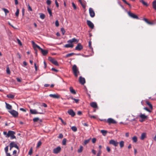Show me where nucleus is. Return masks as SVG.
Listing matches in <instances>:
<instances>
[{
  "label": "nucleus",
  "instance_id": "1",
  "mask_svg": "<svg viewBox=\"0 0 156 156\" xmlns=\"http://www.w3.org/2000/svg\"><path fill=\"white\" fill-rule=\"evenodd\" d=\"M15 134V132L13 131L9 130L8 131L7 133V136H6V137H10L11 139H13L16 138V137L14 135Z\"/></svg>",
  "mask_w": 156,
  "mask_h": 156
},
{
  "label": "nucleus",
  "instance_id": "2",
  "mask_svg": "<svg viewBox=\"0 0 156 156\" xmlns=\"http://www.w3.org/2000/svg\"><path fill=\"white\" fill-rule=\"evenodd\" d=\"M72 70L74 75L76 77H77L78 76V74L79 73V72L76 66L74 65L72 67Z\"/></svg>",
  "mask_w": 156,
  "mask_h": 156
},
{
  "label": "nucleus",
  "instance_id": "3",
  "mask_svg": "<svg viewBox=\"0 0 156 156\" xmlns=\"http://www.w3.org/2000/svg\"><path fill=\"white\" fill-rule=\"evenodd\" d=\"M32 44L33 45V47L35 51V53L36 54V55H37V48H38L39 50H41V48L38 45L36 44L34 41H32Z\"/></svg>",
  "mask_w": 156,
  "mask_h": 156
},
{
  "label": "nucleus",
  "instance_id": "4",
  "mask_svg": "<svg viewBox=\"0 0 156 156\" xmlns=\"http://www.w3.org/2000/svg\"><path fill=\"white\" fill-rule=\"evenodd\" d=\"M139 117H140L141 119V120H140L141 122H143L147 119V115H145L144 114H142L141 113L139 115L137 116L136 118H138Z\"/></svg>",
  "mask_w": 156,
  "mask_h": 156
},
{
  "label": "nucleus",
  "instance_id": "5",
  "mask_svg": "<svg viewBox=\"0 0 156 156\" xmlns=\"http://www.w3.org/2000/svg\"><path fill=\"white\" fill-rule=\"evenodd\" d=\"M48 60L52 63H53L56 66H58L59 65L57 61L54 58H52L51 57H49Z\"/></svg>",
  "mask_w": 156,
  "mask_h": 156
},
{
  "label": "nucleus",
  "instance_id": "6",
  "mask_svg": "<svg viewBox=\"0 0 156 156\" xmlns=\"http://www.w3.org/2000/svg\"><path fill=\"white\" fill-rule=\"evenodd\" d=\"M128 14L129 15V16L130 17H131L134 19H139V18L138 17V16L134 14V13L131 12H128Z\"/></svg>",
  "mask_w": 156,
  "mask_h": 156
},
{
  "label": "nucleus",
  "instance_id": "7",
  "mask_svg": "<svg viewBox=\"0 0 156 156\" xmlns=\"http://www.w3.org/2000/svg\"><path fill=\"white\" fill-rule=\"evenodd\" d=\"M9 112L14 117H16L18 116V112L14 110H11L9 111Z\"/></svg>",
  "mask_w": 156,
  "mask_h": 156
},
{
  "label": "nucleus",
  "instance_id": "8",
  "mask_svg": "<svg viewBox=\"0 0 156 156\" xmlns=\"http://www.w3.org/2000/svg\"><path fill=\"white\" fill-rule=\"evenodd\" d=\"M89 13L91 17H94L95 16V13L93 9L90 8L89 9Z\"/></svg>",
  "mask_w": 156,
  "mask_h": 156
},
{
  "label": "nucleus",
  "instance_id": "9",
  "mask_svg": "<svg viewBox=\"0 0 156 156\" xmlns=\"http://www.w3.org/2000/svg\"><path fill=\"white\" fill-rule=\"evenodd\" d=\"M109 143L116 147L118 146L119 143L114 140H111L109 141Z\"/></svg>",
  "mask_w": 156,
  "mask_h": 156
},
{
  "label": "nucleus",
  "instance_id": "10",
  "mask_svg": "<svg viewBox=\"0 0 156 156\" xmlns=\"http://www.w3.org/2000/svg\"><path fill=\"white\" fill-rule=\"evenodd\" d=\"M67 112L72 117H74L76 115L75 113L72 109L69 110L67 111Z\"/></svg>",
  "mask_w": 156,
  "mask_h": 156
},
{
  "label": "nucleus",
  "instance_id": "11",
  "mask_svg": "<svg viewBox=\"0 0 156 156\" xmlns=\"http://www.w3.org/2000/svg\"><path fill=\"white\" fill-rule=\"evenodd\" d=\"M30 112L32 114H42L43 113L42 112H38L35 109H30Z\"/></svg>",
  "mask_w": 156,
  "mask_h": 156
},
{
  "label": "nucleus",
  "instance_id": "12",
  "mask_svg": "<svg viewBox=\"0 0 156 156\" xmlns=\"http://www.w3.org/2000/svg\"><path fill=\"white\" fill-rule=\"evenodd\" d=\"M83 48V47L80 43L78 44L77 46L76 47L75 49L77 51H80Z\"/></svg>",
  "mask_w": 156,
  "mask_h": 156
},
{
  "label": "nucleus",
  "instance_id": "13",
  "mask_svg": "<svg viewBox=\"0 0 156 156\" xmlns=\"http://www.w3.org/2000/svg\"><path fill=\"white\" fill-rule=\"evenodd\" d=\"M87 25H88L89 27L92 29L94 28V25L93 23L91 22V21H90V20H87Z\"/></svg>",
  "mask_w": 156,
  "mask_h": 156
},
{
  "label": "nucleus",
  "instance_id": "14",
  "mask_svg": "<svg viewBox=\"0 0 156 156\" xmlns=\"http://www.w3.org/2000/svg\"><path fill=\"white\" fill-rule=\"evenodd\" d=\"M61 150V148L60 147H58L54 149L53 152L55 154H57L59 153Z\"/></svg>",
  "mask_w": 156,
  "mask_h": 156
},
{
  "label": "nucleus",
  "instance_id": "15",
  "mask_svg": "<svg viewBox=\"0 0 156 156\" xmlns=\"http://www.w3.org/2000/svg\"><path fill=\"white\" fill-rule=\"evenodd\" d=\"M79 40L76 39L75 38H74L72 39L69 40L67 41V42L69 43V44H72V43L73 42H76V43H77L78 42Z\"/></svg>",
  "mask_w": 156,
  "mask_h": 156
},
{
  "label": "nucleus",
  "instance_id": "16",
  "mask_svg": "<svg viewBox=\"0 0 156 156\" xmlns=\"http://www.w3.org/2000/svg\"><path fill=\"white\" fill-rule=\"evenodd\" d=\"M107 122L109 124H115L116 123L115 120L111 118H108L107 119Z\"/></svg>",
  "mask_w": 156,
  "mask_h": 156
},
{
  "label": "nucleus",
  "instance_id": "17",
  "mask_svg": "<svg viewBox=\"0 0 156 156\" xmlns=\"http://www.w3.org/2000/svg\"><path fill=\"white\" fill-rule=\"evenodd\" d=\"M80 83L82 84L83 85L85 83V80L84 78L80 76L79 78Z\"/></svg>",
  "mask_w": 156,
  "mask_h": 156
},
{
  "label": "nucleus",
  "instance_id": "18",
  "mask_svg": "<svg viewBox=\"0 0 156 156\" xmlns=\"http://www.w3.org/2000/svg\"><path fill=\"white\" fill-rule=\"evenodd\" d=\"M10 146H11L12 147H14L16 148L18 150H19V147L17 145L15 144L14 142H12L10 143Z\"/></svg>",
  "mask_w": 156,
  "mask_h": 156
},
{
  "label": "nucleus",
  "instance_id": "19",
  "mask_svg": "<svg viewBox=\"0 0 156 156\" xmlns=\"http://www.w3.org/2000/svg\"><path fill=\"white\" fill-rule=\"evenodd\" d=\"M90 105L92 107L94 108H98L97 104L96 102H93L90 103Z\"/></svg>",
  "mask_w": 156,
  "mask_h": 156
},
{
  "label": "nucleus",
  "instance_id": "20",
  "mask_svg": "<svg viewBox=\"0 0 156 156\" xmlns=\"http://www.w3.org/2000/svg\"><path fill=\"white\" fill-rule=\"evenodd\" d=\"M49 96L54 98H59V95L58 94H50Z\"/></svg>",
  "mask_w": 156,
  "mask_h": 156
},
{
  "label": "nucleus",
  "instance_id": "21",
  "mask_svg": "<svg viewBox=\"0 0 156 156\" xmlns=\"http://www.w3.org/2000/svg\"><path fill=\"white\" fill-rule=\"evenodd\" d=\"M42 55H46L48 52V51L47 50H43L42 48L40 50Z\"/></svg>",
  "mask_w": 156,
  "mask_h": 156
},
{
  "label": "nucleus",
  "instance_id": "22",
  "mask_svg": "<svg viewBox=\"0 0 156 156\" xmlns=\"http://www.w3.org/2000/svg\"><path fill=\"white\" fill-rule=\"evenodd\" d=\"M69 91L71 93L74 94H76L75 90L73 89L72 87H69Z\"/></svg>",
  "mask_w": 156,
  "mask_h": 156
},
{
  "label": "nucleus",
  "instance_id": "23",
  "mask_svg": "<svg viewBox=\"0 0 156 156\" xmlns=\"http://www.w3.org/2000/svg\"><path fill=\"white\" fill-rule=\"evenodd\" d=\"M73 46H74L73 44L69 43V44H67L65 45L64 46V47L66 48H73Z\"/></svg>",
  "mask_w": 156,
  "mask_h": 156
},
{
  "label": "nucleus",
  "instance_id": "24",
  "mask_svg": "<svg viewBox=\"0 0 156 156\" xmlns=\"http://www.w3.org/2000/svg\"><path fill=\"white\" fill-rule=\"evenodd\" d=\"M143 20L146 23H147V24H150V25H152L154 24V23L153 22L149 21L147 20V19L146 18H144L143 19Z\"/></svg>",
  "mask_w": 156,
  "mask_h": 156
},
{
  "label": "nucleus",
  "instance_id": "25",
  "mask_svg": "<svg viewBox=\"0 0 156 156\" xmlns=\"http://www.w3.org/2000/svg\"><path fill=\"white\" fill-rule=\"evenodd\" d=\"M146 137V133H143L141 135L140 139L141 140H144Z\"/></svg>",
  "mask_w": 156,
  "mask_h": 156
},
{
  "label": "nucleus",
  "instance_id": "26",
  "mask_svg": "<svg viewBox=\"0 0 156 156\" xmlns=\"http://www.w3.org/2000/svg\"><path fill=\"white\" fill-rule=\"evenodd\" d=\"M5 104H6V108L9 110L11 109L12 108V106L11 105H9V104L7 103L6 102H5Z\"/></svg>",
  "mask_w": 156,
  "mask_h": 156
},
{
  "label": "nucleus",
  "instance_id": "27",
  "mask_svg": "<svg viewBox=\"0 0 156 156\" xmlns=\"http://www.w3.org/2000/svg\"><path fill=\"white\" fill-rule=\"evenodd\" d=\"M153 8L156 10V0H154L152 2Z\"/></svg>",
  "mask_w": 156,
  "mask_h": 156
},
{
  "label": "nucleus",
  "instance_id": "28",
  "mask_svg": "<svg viewBox=\"0 0 156 156\" xmlns=\"http://www.w3.org/2000/svg\"><path fill=\"white\" fill-rule=\"evenodd\" d=\"M146 104L149 106L150 108L151 109V110H152L153 109V106L148 101H146Z\"/></svg>",
  "mask_w": 156,
  "mask_h": 156
},
{
  "label": "nucleus",
  "instance_id": "29",
  "mask_svg": "<svg viewBox=\"0 0 156 156\" xmlns=\"http://www.w3.org/2000/svg\"><path fill=\"white\" fill-rule=\"evenodd\" d=\"M140 2L142 3L143 5L147 7L148 6V5L147 4V3L144 2V0H140Z\"/></svg>",
  "mask_w": 156,
  "mask_h": 156
},
{
  "label": "nucleus",
  "instance_id": "30",
  "mask_svg": "<svg viewBox=\"0 0 156 156\" xmlns=\"http://www.w3.org/2000/svg\"><path fill=\"white\" fill-rule=\"evenodd\" d=\"M101 132L103 136H105L107 134V131L105 130H101Z\"/></svg>",
  "mask_w": 156,
  "mask_h": 156
},
{
  "label": "nucleus",
  "instance_id": "31",
  "mask_svg": "<svg viewBox=\"0 0 156 156\" xmlns=\"http://www.w3.org/2000/svg\"><path fill=\"white\" fill-rule=\"evenodd\" d=\"M7 97L9 98L13 99L14 98L15 95L12 94H8L7 95Z\"/></svg>",
  "mask_w": 156,
  "mask_h": 156
},
{
  "label": "nucleus",
  "instance_id": "32",
  "mask_svg": "<svg viewBox=\"0 0 156 156\" xmlns=\"http://www.w3.org/2000/svg\"><path fill=\"white\" fill-rule=\"evenodd\" d=\"M83 149V147L82 146H81L80 147V148L78 150V152L79 153H80L82 152Z\"/></svg>",
  "mask_w": 156,
  "mask_h": 156
},
{
  "label": "nucleus",
  "instance_id": "33",
  "mask_svg": "<svg viewBox=\"0 0 156 156\" xmlns=\"http://www.w3.org/2000/svg\"><path fill=\"white\" fill-rule=\"evenodd\" d=\"M124 142L123 141H121L119 142L120 146L121 148H122L124 146Z\"/></svg>",
  "mask_w": 156,
  "mask_h": 156
},
{
  "label": "nucleus",
  "instance_id": "34",
  "mask_svg": "<svg viewBox=\"0 0 156 156\" xmlns=\"http://www.w3.org/2000/svg\"><path fill=\"white\" fill-rule=\"evenodd\" d=\"M75 54L74 53H69L67 54L66 55L65 57L66 58H68L71 56H72L73 55H74Z\"/></svg>",
  "mask_w": 156,
  "mask_h": 156
},
{
  "label": "nucleus",
  "instance_id": "35",
  "mask_svg": "<svg viewBox=\"0 0 156 156\" xmlns=\"http://www.w3.org/2000/svg\"><path fill=\"white\" fill-rule=\"evenodd\" d=\"M47 10L48 11L50 14V16H52V12L51 10L48 7H47Z\"/></svg>",
  "mask_w": 156,
  "mask_h": 156
},
{
  "label": "nucleus",
  "instance_id": "36",
  "mask_svg": "<svg viewBox=\"0 0 156 156\" xmlns=\"http://www.w3.org/2000/svg\"><path fill=\"white\" fill-rule=\"evenodd\" d=\"M69 98L71 99L72 100H74L75 101V102L77 103L79 102V99H76L75 98H74L73 97H70Z\"/></svg>",
  "mask_w": 156,
  "mask_h": 156
},
{
  "label": "nucleus",
  "instance_id": "37",
  "mask_svg": "<svg viewBox=\"0 0 156 156\" xmlns=\"http://www.w3.org/2000/svg\"><path fill=\"white\" fill-rule=\"evenodd\" d=\"M40 14V18L42 19H44L45 18V15L42 13H41Z\"/></svg>",
  "mask_w": 156,
  "mask_h": 156
},
{
  "label": "nucleus",
  "instance_id": "38",
  "mask_svg": "<svg viewBox=\"0 0 156 156\" xmlns=\"http://www.w3.org/2000/svg\"><path fill=\"white\" fill-rule=\"evenodd\" d=\"M88 46L91 49V50L93 51V48L91 46V41H89L88 42Z\"/></svg>",
  "mask_w": 156,
  "mask_h": 156
},
{
  "label": "nucleus",
  "instance_id": "39",
  "mask_svg": "<svg viewBox=\"0 0 156 156\" xmlns=\"http://www.w3.org/2000/svg\"><path fill=\"white\" fill-rule=\"evenodd\" d=\"M72 130L74 132H76L77 131V128L75 126H73L71 128Z\"/></svg>",
  "mask_w": 156,
  "mask_h": 156
},
{
  "label": "nucleus",
  "instance_id": "40",
  "mask_svg": "<svg viewBox=\"0 0 156 156\" xmlns=\"http://www.w3.org/2000/svg\"><path fill=\"white\" fill-rule=\"evenodd\" d=\"M132 140L134 142H136L137 140V137L136 136H134L132 138Z\"/></svg>",
  "mask_w": 156,
  "mask_h": 156
},
{
  "label": "nucleus",
  "instance_id": "41",
  "mask_svg": "<svg viewBox=\"0 0 156 156\" xmlns=\"http://www.w3.org/2000/svg\"><path fill=\"white\" fill-rule=\"evenodd\" d=\"M2 10L6 14L9 12V10L3 8L2 9Z\"/></svg>",
  "mask_w": 156,
  "mask_h": 156
},
{
  "label": "nucleus",
  "instance_id": "42",
  "mask_svg": "<svg viewBox=\"0 0 156 156\" xmlns=\"http://www.w3.org/2000/svg\"><path fill=\"white\" fill-rule=\"evenodd\" d=\"M80 4L82 5L83 8L84 9H85L86 8V4L84 2H82L80 3Z\"/></svg>",
  "mask_w": 156,
  "mask_h": 156
},
{
  "label": "nucleus",
  "instance_id": "43",
  "mask_svg": "<svg viewBox=\"0 0 156 156\" xmlns=\"http://www.w3.org/2000/svg\"><path fill=\"white\" fill-rule=\"evenodd\" d=\"M6 72L8 74H9L10 73V70L8 66H7L6 67Z\"/></svg>",
  "mask_w": 156,
  "mask_h": 156
},
{
  "label": "nucleus",
  "instance_id": "44",
  "mask_svg": "<svg viewBox=\"0 0 156 156\" xmlns=\"http://www.w3.org/2000/svg\"><path fill=\"white\" fill-rule=\"evenodd\" d=\"M19 13V10L18 9H17L15 13V15L16 16L18 17Z\"/></svg>",
  "mask_w": 156,
  "mask_h": 156
},
{
  "label": "nucleus",
  "instance_id": "45",
  "mask_svg": "<svg viewBox=\"0 0 156 156\" xmlns=\"http://www.w3.org/2000/svg\"><path fill=\"white\" fill-rule=\"evenodd\" d=\"M39 120V119L38 117L35 118L33 119L34 122H37Z\"/></svg>",
  "mask_w": 156,
  "mask_h": 156
},
{
  "label": "nucleus",
  "instance_id": "46",
  "mask_svg": "<svg viewBox=\"0 0 156 156\" xmlns=\"http://www.w3.org/2000/svg\"><path fill=\"white\" fill-rule=\"evenodd\" d=\"M66 138L64 139L62 141V144L63 145H66Z\"/></svg>",
  "mask_w": 156,
  "mask_h": 156
},
{
  "label": "nucleus",
  "instance_id": "47",
  "mask_svg": "<svg viewBox=\"0 0 156 156\" xmlns=\"http://www.w3.org/2000/svg\"><path fill=\"white\" fill-rule=\"evenodd\" d=\"M32 152H33L32 148V147H31L29 150V152H28V154H29V155H31L32 153Z\"/></svg>",
  "mask_w": 156,
  "mask_h": 156
},
{
  "label": "nucleus",
  "instance_id": "48",
  "mask_svg": "<svg viewBox=\"0 0 156 156\" xmlns=\"http://www.w3.org/2000/svg\"><path fill=\"white\" fill-rule=\"evenodd\" d=\"M102 153V151L101 150H99L98 151L97 156H100Z\"/></svg>",
  "mask_w": 156,
  "mask_h": 156
},
{
  "label": "nucleus",
  "instance_id": "49",
  "mask_svg": "<svg viewBox=\"0 0 156 156\" xmlns=\"http://www.w3.org/2000/svg\"><path fill=\"white\" fill-rule=\"evenodd\" d=\"M125 4H126L127 5H128L130 8L131 7V5H130V4H129V3H128L126 0H122Z\"/></svg>",
  "mask_w": 156,
  "mask_h": 156
},
{
  "label": "nucleus",
  "instance_id": "50",
  "mask_svg": "<svg viewBox=\"0 0 156 156\" xmlns=\"http://www.w3.org/2000/svg\"><path fill=\"white\" fill-rule=\"evenodd\" d=\"M61 30L62 32V34L64 35L65 33V31L63 28H61Z\"/></svg>",
  "mask_w": 156,
  "mask_h": 156
},
{
  "label": "nucleus",
  "instance_id": "51",
  "mask_svg": "<svg viewBox=\"0 0 156 156\" xmlns=\"http://www.w3.org/2000/svg\"><path fill=\"white\" fill-rule=\"evenodd\" d=\"M41 141H40L39 142H38L37 144V147H40L41 145Z\"/></svg>",
  "mask_w": 156,
  "mask_h": 156
},
{
  "label": "nucleus",
  "instance_id": "52",
  "mask_svg": "<svg viewBox=\"0 0 156 156\" xmlns=\"http://www.w3.org/2000/svg\"><path fill=\"white\" fill-rule=\"evenodd\" d=\"M55 25L57 27H58L59 25V23L58 20H57L55 22Z\"/></svg>",
  "mask_w": 156,
  "mask_h": 156
},
{
  "label": "nucleus",
  "instance_id": "53",
  "mask_svg": "<svg viewBox=\"0 0 156 156\" xmlns=\"http://www.w3.org/2000/svg\"><path fill=\"white\" fill-rule=\"evenodd\" d=\"M47 4L48 5H50L51 3V1L50 0H47L46 1Z\"/></svg>",
  "mask_w": 156,
  "mask_h": 156
},
{
  "label": "nucleus",
  "instance_id": "54",
  "mask_svg": "<svg viewBox=\"0 0 156 156\" xmlns=\"http://www.w3.org/2000/svg\"><path fill=\"white\" fill-rule=\"evenodd\" d=\"M90 140H86L84 141V144L85 145L86 144H88Z\"/></svg>",
  "mask_w": 156,
  "mask_h": 156
},
{
  "label": "nucleus",
  "instance_id": "55",
  "mask_svg": "<svg viewBox=\"0 0 156 156\" xmlns=\"http://www.w3.org/2000/svg\"><path fill=\"white\" fill-rule=\"evenodd\" d=\"M17 40L18 44L20 45H22V43L18 39H17Z\"/></svg>",
  "mask_w": 156,
  "mask_h": 156
},
{
  "label": "nucleus",
  "instance_id": "56",
  "mask_svg": "<svg viewBox=\"0 0 156 156\" xmlns=\"http://www.w3.org/2000/svg\"><path fill=\"white\" fill-rule=\"evenodd\" d=\"M59 119L61 120L62 123H63L64 125H66V123L64 122L61 118H59Z\"/></svg>",
  "mask_w": 156,
  "mask_h": 156
},
{
  "label": "nucleus",
  "instance_id": "57",
  "mask_svg": "<svg viewBox=\"0 0 156 156\" xmlns=\"http://www.w3.org/2000/svg\"><path fill=\"white\" fill-rule=\"evenodd\" d=\"M106 150H107V151L108 152H110V151H111V149L109 147L107 146L106 147Z\"/></svg>",
  "mask_w": 156,
  "mask_h": 156
},
{
  "label": "nucleus",
  "instance_id": "58",
  "mask_svg": "<svg viewBox=\"0 0 156 156\" xmlns=\"http://www.w3.org/2000/svg\"><path fill=\"white\" fill-rule=\"evenodd\" d=\"M96 139L95 138H93L92 139V142L93 143H95V142H96Z\"/></svg>",
  "mask_w": 156,
  "mask_h": 156
},
{
  "label": "nucleus",
  "instance_id": "59",
  "mask_svg": "<svg viewBox=\"0 0 156 156\" xmlns=\"http://www.w3.org/2000/svg\"><path fill=\"white\" fill-rule=\"evenodd\" d=\"M144 109L150 112H151V111H150L148 108L147 107L144 108Z\"/></svg>",
  "mask_w": 156,
  "mask_h": 156
},
{
  "label": "nucleus",
  "instance_id": "60",
  "mask_svg": "<svg viewBox=\"0 0 156 156\" xmlns=\"http://www.w3.org/2000/svg\"><path fill=\"white\" fill-rule=\"evenodd\" d=\"M63 135L62 133L60 134L58 136V138H63Z\"/></svg>",
  "mask_w": 156,
  "mask_h": 156
},
{
  "label": "nucleus",
  "instance_id": "61",
  "mask_svg": "<svg viewBox=\"0 0 156 156\" xmlns=\"http://www.w3.org/2000/svg\"><path fill=\"white\" fill-rule=\"evenodd\" d=\"M55 3L56 5V7L58 8L59 7V4L58 3V2L57 0H55Z\"/></svg>",
  "mask_w": 156,
  "mask_h": 156
},
{
  "label": "nucleus",
  "instance_id": "62",
  "mask_svg": "<svg viewBox=\"0 0 156 156\" xmlns=\"http://www.w3.org/2000/svg\"><path fill=\"white\" fill-rule=\"evenodd\" d=\"M72 6H73V7L74 9H76V6L75 5V4L73 2L72 3Z\"/></svg>",
  "mask_w": 156,
  "mask_h": 156
},
{
  "label": "nucleus",
  "instance_id": "63",
  "mask_svg": "<svg viewBox=\"0 0 156 156\" xmlns=\"http://www.w3.org/2000/svg\"><path fill=\"white\" fill-rule=\"evenodd\" d=\"M42 106L45 108H46L47 107V104L44 103H42Z\"/></svg>",
  "mask_w": 156,
  "mask_h": 156
},
{
  "label": "nucleus",
  "instance_id": "64",
  "mask_svg": "<svg viewBox=\"0 0 156 156\" xmlns=\"http://www.w3.org/2000/svg\"><path fill=\"white\" fill-rule=\"evenodd\" d=\"M17 81L19 82H20L21 81V80L18 77H17L16 78Z\"/></svg>",
  "mask_w": 156,
  "mask_h": 156
}]
</instances>
